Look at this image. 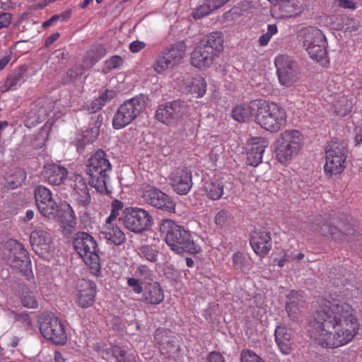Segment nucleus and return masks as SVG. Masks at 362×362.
I'll use <instances>...</instances> for the list:
<instances>
[{
	"label": "nucleus",
	"instance_id": "f257e3e1",
	"mask_svg": "<svg viewBox=\"0 0 362 362\" xmlns=\"http://www.w3.org/2000/svg\"><path fill=\"white\" fill-rule=\"evenodd\" d=\"M310 337L323 347L335 348L351 341L359 324L355 310L338 299H322L313 316Z\"/></svg>",
	"mask_w": 362,
	"mask_h": 362
},
{
	"label": "nucleus",
	"instance_id": "f03ea898",
	"mask_svg": "<svg viewBox=\"0 0 362 362\" xmlns=\"http://www.w3.org/2000/svg\"><path fill=\"white\" fill-rule=\"evenodd\" d=\"M111 164L107 155L102 149L98 150L88 160L86 172L89 176V185L100 193L109 194L111 191L107 187L108 173L111 171Z\"/></svg>",
	"mask_w": 362,
	"mask_h": 362
},
{
	"label": "nucleus",
	"instance_id": "7ed1b4c3",
	"mask_svg": "<svg viewBox=\"0 0 362 362\" xmlns=\"http://www.w3.org/2000/svg\"><path fill=\"white\" fill-rule=\"evenodd\" d=\"M255 122L265 130L276 133L286 125V113L278 104L259 100Z\"/></svg>",
	"mask_w": 362,
	"mask_h": 362
},
{
	"label": "nucleus",
	"instance_id": "20e7f679",
	"mask_svg": "<svg viewBox=\"0 0 362 362\" xmlns=\"http://www.w3.org/2000/svg\"><path fill=\"white\" fill-rule=\"evenodd\" d=\"M303 144V134L298 130L289 129L282 132L275 141V155L277 160L284 164L296 156Z\"/></svg>",
	"mask_w": 362,
	"mask_h": 362
},
{
	"label": "nucleus",
	"instance_id": "39448f33",
	"mask_svg": "<svg viewBox=\"0 0 362 362\" xmlns=\"http://www.w3.org/2000/svg\"><path fill=\"white\" fill-rule=\"evenodd\" d=\"M147 100V95L140 94L124 101L113 117V127L119 129L132 122L145 109Z\"/></svg>",
	"mask_w": 362,
	"mask_h": 362
},
{
	"label": "nucleus",
	"instance_id": "423d86ee",
	"mask_svg": "<svg viewBox=\"0 0 362 362\" xmlns=\"http://www.w3.org/2000/svg\"><path fill=\"white\" fill-rule=\"evenodd\" d=\"M160 231L165 234V242L171 249H196L190 233L170 219L161 221Z\"/></svg>",
	"mask_w": 362,
	"mask_h": 362
},
{
	"label": "nucleus",
	"instance_id": "0eeeda50",
	"mask_svg": "<svg viewBox=\"0 0 362 362\" xmlns=\"http://www.w3.org/2000/svg\"><path fill=\"white\" fill-rule=\"evenodd\" d=\"M317 226V230L323 236L331 237L336 242L349 241V238L356 233L349 217L344 214L337 218L332 217L329 221H325L322 225Z\"/></svg>",
	"mask_w": 362,
	"mask_h": 362
},
{
	"label": "nucleus",
	"instance_id": "6e6552de",
	"mask_svg": "<svg viewBox=\"0 0 362 362\" xmlns=\"http://www.w3.org/2000/svg\"><path fill=\"white\" fill-rule=\"evenodd\" d=\"M118 221L125 228L135 233L146 230L153 224V218L148 211L138 207H126Z\"/></svg>",
	"mask_w": 362,
	"mask_h": 362
},
{
	"label": "nucleus",
	"instance_id": "1a4fd4ad",
	"mask_svg": "<svg viewBox=\"0 0 362 362\" xmlns=\"http://www.w3.org/2000/svg\"><path fill=\"white\" fill-rule=\"evenodd\" d=\"M187 103L181 100H175L158 105L156 118L158 121L167 125H175L189 112Z\"/></svg>",
	"mask_w": 362,
	"mask_h": 362
},
{
	"label": "nucleus",
	"instance_id": "9d476101",
	"mask_svg": "<svg viewBox=\"0 0 362 362\" xmlns=\"http://www.w3.org/2000/svg\"><path fill=\"white\" fill-rule=\"evenodd\" d=\"M42 335L54 344L63 345L67 340V334L62 321L53 314L42 315L39 317Z\"/></svg>",
	"mask_w": 362,
	"mask_h": 362
},
{
	"label": "nucleus",
	"instance_id": "9b49d317",
	"mask_svg": "<svg viewBox=\"0 0 362 362\" xmlns=\"http://www.w3.org/2000/svg\"><path fill=\"white\" fill-rule=\"evenodd\" d=\"M186 49L184 41H180L166 47L156 57L153 65L155 71L162 73L168 69L173 68L183 58Z\"/></svg>",
	"mask_w": 362,
	"mask_h": 362
},
{
	"label": "nucleus",
	"instance_id": "f8f14e48",
	"mask_svg": "<svg viewBox=\"0 0 362 362\" xmlns=\"http://www.w3.org/2000/svg\"><path fill=\"white\" fill-rule=\"evenodd\" d=\"M347 148L338 141H331L326 148L325 171L332 175L340 174L345 168Z\"/></svg>",
	"mask_w": 362,
	"mask_h": 362
},
{
	"label": "nucleus",
	"instance_id": "ddd939ff",
	"mask_svg": "<svg viewBox=\"0 0 362 362\" xmlns=\"http://www.w3.org/2000/svg\"><path fill=\"white\" fill-rule=\"evenodd\" d=\"M274 64L281 85L290 87L297 82L300 74L297 62L288 55L282 54L276 57Z\"/></svg>",
	"mask_w": 362,
	"mask_h": 362
},
{
	"label": "nucleus",
	"instance_id": "4468645a",
	"mask_svg": "<svg viewBox=\"0 0 362 362\" xmlns=\"http://www.w3.org/2000/svg\"><path fill=\"white\" fill-rule=\"evenodd\" d=\"M154 341L160 353L169 358L175 359L181 351L178 336L170 330L158 328L154 334Z\"/></svg>",
	"mask_w": 362,
	"mask_h": 362
},
{
	"label": "nucleus",
	"instance_id": "2eb2a0df",
	"mask_svg": "<svg viewBox=\"0 0 362 362\" xmlns=\"http://www.w3.org/2000/svg\"><path fill=\"white\" fill-rule=\"evenodd\" d=\"M54 107V102L49 98H38L30 103L29 110L25 115V125L31 128L42 122L52 112Z\"/></svg>",
	"mask_w": 362,
	"mask_h": 362
},
{
	"label": "nucleus",
	"instance_id": "dca6fc26",
	"mask_svg": "<svg viewBox=\"0 0 362 362\" xmlns=\"http://www.w3.org/2000/svg\"><path fill=\"white\" fill-rule=\"evenodd\" d=\"M141 197L146 204L154 208L170 213L175 211V202L158 187L149 185L145 186Z\"/></svg>",
	"mask_w": 362,
	"mask_h": 362
},
{
	"label": "nucleus",
	"instance_id": "f3484780",
	"mask_svg": "<svg viewBox=\"0 0 362 362\" xmlns=\"http://www.w3.org/2000/svg\"><path fill=\"white\" fill-rule=\"evenodd\" d=\"M169 180L173 190L180 195L187 194L193 185L192 171L185 167L175 169Z\"/></svg>",
	"mask_w": 362,
	"mask_h": 362
},
{
	"label": "nucleus",
	"instance_id": "a211bd4d",
	"mask_svg": "<svg viewBox=\"0 0 362 362\" xmlns=\"http://www.w3.org/2000/svg\"><path fill=\"white\" fill-rule=\"evenodd\" d=\"M76 304L82 308L90 307L96 295V284L94 281L81 279L76 285Z\"/></svg>",
	"mask_w": 362,
	"mask_h": 362
},
{
	"label": "nucleus",
	"instance_id": "6ab92c4d",
	"mask_svg": "<svg viewBox=\"0 0 362 362\" xmlns=\"http://www.w3.org/2000/svg\"><path fill=\"white\" fill-rule=\"evenodd\" d=\"M28 250H4L3 259L12 267L29 276L31 271V261Z\"/></svg>",
	"mask_w": 362,
	"mask_h": 362
},
{
	"label": "nucleus",
	"instance_id": "aec40b11",
	"mask_svg": "<svg viewBox=\"0 0 362 362\" xmlns=\"http://www.w3.org/2000/svg\"><path fill=\"white\" fill-rule=\"evenodd\" d=\"M74 177L73 199L78 206L87 208L91 203V197L87 184L80 175H76Z\"/></svg>",
	"mask_w": 362,
	"mask_h": 362
},
{
	"label": "nucleus",
	"instance_id": "412c9836",
	"mask_svg": "<svg viewBox=\"0 0 362 362\" xmlns=\"http://www.w3.org/2000/svg\"><path fill=\"white\" fill-rule=\"evenodd\" d=\"M286 310L288 316L292 320H298L305 303L303 292L292 290L286 296Z\"/></svg>",
	"mask_w": 362,
	"mask_h": 362
},
{
	"label": "nucleus",
	"instance_id": "4be33fe9",
	"mask_svg": "<svg viewBox=\"0 0 362 362\" xmlns=\"http://www.w3.org/2000/svg\"><path fill=\"white\" fill-rule=\"evenodd\" d=\"M268 141L262 137H254L251 139L250 148L247 153V164L252 166H257L262 162L263 153L268 146Z\"/></svg>",
	"mask_w": 362,
	"mask_h": 362
},
{
	"label": "nucleus",
	"instance_id": "5701e85b",
	"mask_svg": "<svg viewBox=\"0 0 362 362\" xmlns=\"http://www.w3.org/2000/svg\"><path fill=\"white\" fill-rule=\"evenodd\" d=\"M215 57L214 53L208 49L204 44H199L191 53V64L194 67L203 69L210 66Z\"/></svg>",
	"mask_w": 362,
	"mask_h": 362
},
{
	"label": "nucleus",
	"instance_id": "b1692460",
	"mask_svg": "<svg viewBox=\"0 0 362 362\" xmlns=\"http://www.w3.org/2000/svg\"><path fill=\"white\" fill-rule=\"evenodd\" d=\"M44 178L52 185H62L68 177V170L56 163L45 165L42 171Z\"/></svg>",
	"mask_w": 362,
	"mask_h": 362
},
{
	"label": "nucleus",
	"instance_id": "393cba45",
	"mask_svg": "<svg viewBox=\"0 0 362 362\" xmlns=\"http://www.w3.org/2000/svg\"><path fill=\"white\" fill-rule=\"evenodd\" d=\"M274 337L279 351L283 354H290L293 346V336L291 330L284 325H279L275 329Z\"/></svg>",
	"mask_w": 362,
	"mask_h": 362
},
{
	"label": "nucleus",
	"instance_id": "a878e982",
	"mask_svg": "<svg viewBox=\"0 0 362 362\" xmlns=\"http://www.w3.org/2000/svg\"><path fill=\"white\" fill-rule=\"evenodd\" d=\"M259 100H251L248 104H240L235 106L232 110V117L238 122H245L250 118H254L258 112Z\"/></svg>",
	"mask_w": 362,
	"mask_h": 362
},
{
	"label": "nucleus",
	"instance_id": "bb28decb",
	"mask_svg": "<svg viewBox=\"0 0 362 362\" xmlns=\"http://www.w3.org/2000/svg\"><path fill=\"white\" fill-rule=\"evenodd\" d=\"M298 37L305 49L322 43V40L326 38L322 32L315 27L303 28L299 31Z\"/></svg>",
	"mask_w": 362,
	"mask_h": 362
},
{
	"label": "nucleus",
	"instance_id": "cd10ccee",
	"mask_svg": "<svg viewBox=\"0 0 362 362\" xmlns=\"http://www.w3.org/2000/svg\"><path fill=\"white\" fill-rule=\"evenodd\" d=\"M250 244L252 249H272V242L269 232L255 229L251 234Z\"/></svg>",
	"mask_w": 362,
	"mask_h": 362
},
{
	"label": "nucleus",
	"instance_id": "c85d7f7f",
	"mask_svg": "<svg viewBox=\"0 0 362 362\" xmlns=\"http://www.w3.org/2000/svg\"><path fill=\"white\" fill-rule=\"evenodd\" d=\"M99 250H78V255L89 267L90 272L96 276L101 274L100 258Z\"/></svg>",
	"mask_w": 362,
	"mask_h": 362
},
{
	"label": "nucleus",
	"instance_id": "c756f323",
	"mask_svg": "<svg viewBox=\"0 0 362 362\" xmlns=\"http://www.w3.org/2000/svg\"><path fill=\"white\" fill-rule=\"evenodd\" d=\"M200 44H204L206 47L214 53L217 57L223 49V37L220 32H212L206 35L200 42Z\"/></svg>",
	"mask_w": 362,
	"mask_h": 362
},
{
	"label": "nucleus",
	"instance_id": "7c9ffc66",
	"mask_svg": "<svg viewBox=\"0 0 362 362\" xmlns=\"http://www.w3.org/2000/svg\"><path fill=\"white\" fill-rule=\"evenodd\" d=\"M103 117L101 114L91 117L90 127L83 132L82 143L83 145L94 141L99 135L100 127L103 124Z\"/></svg>",
	"mask_w": 362,
	"mask_h": 362
},
{
	"label": "nucleus",
	"instance_id": "2f4dec72",
	"mask_svg": "<svg viewBox=\"0 0 362 362\" xmlns=\"http://www.w3.org/2000/svg\"><path fill=\"white\" fill-rule=\"evenodd\" d=\"M163 299L164 293L158 283L156 282L149 284L145 288L143 294V300L144 303L151 305H157L160 303Z\"/></svg>",
	"mask_w": 362,
	"mask_h": 362
},
{
	"label": "nucleus",
	"instance_id": "473e14b6",
	"mask_svg": "<svg viewBox=\"0 0 362 362\" xmlns=\"http://www.w3.org/2000/svg\"><path fill=\"white\" fill-rule=\"evenodd\" d=\"M56 218L60 221L63 225L71 226V224H76V216L72 207L69 204L64 202L59 204Z\"/></svg>",
	"mask_w": 362,
	"mask_h": 362
},
{
	"label": "nucleus",
	"instance_id": "72a5a7b5",
	"mask_svg": "<svg viewBox=\"0 0 362 362\" xmlns=\"http://www.w3.org/2000/svg\"><path fill=\"white\" fill-rule=\"evenodd\" d=\"M322 41V43H318L315 46L310 47L305 49L310 58L325 65L328 63L327 47V42L326 38Z\"/></svg>",
	"mask_w": 362,
	"mask_h": 362
},
{
	"label": "nucleus",
	"instance_id": "f704fd0d",
	"mask_svg": "<svg viewBox=\"0 0 362 362\" xmlns=\"http://www.w3.org/2000/svg\"><path fill=\"white\" fill-rule=\"evenodd\" d=\"M74 249H96L97 243L95 238L88 233L79 231L76 234Z\"/></svg>",
	"mask_w": 362,
	"mask_h": 362
},
{
	"label": "nucleus",
	"instance_id": "c9c22d12",
	"mask_svg": "<svg viewBox=\"0 0 362 362\" xmlns=\"http://www.w3.org/2000/svg\"><path fill=\"white\" fill-rule=\"evenodd\" d=\"M26 179V173L21 168H15L7 175L5 187L8 189H16L21 186Z\"/></svg>",
	"mask_w": 362,
	"mask_h": 362
},
{
	"label": "nucleus",
	"instance_id": "e433bc0d",
	"mask_svg": "<svg viewBox=\"0 0 362 362\" xmlns=\"http://www.w3.org/2000/svg\"><path fill=\"white\" fill-rule=\"evenodd\" d=\"M224 185L222 180H215L206 182L204 191L209 198L213 200L219 199L223 194Z\"/></svg>",
	"mask_w": 362,
	"mask_h": 362
},
{
	"label": "nucleus",
	"instance_id": "4c0bfd02",
	"mask_svg": "<svg viewBox=\"0 0 362 362\" xmlns=\"http://www.w3.org/2000/svg\"><path fill=\"white\" fill-rule=\"evenodd\" d=\"M28 70L26 65H21L20 67L14 70L6 79L4 86L6 90L15 88V86L22 80L24 74Z\"/></svg>",
	"mask_w": 362,
	"mask_h": 362
},
{
	"label": "nucleus",
	"instance_id": "58836bf2",
	"mask_svg": "<svg viewBox=\"0 0 362 362\" xmlns=\"http://www.w3.org/2000/svg\"><path fill=\"white\" fill-rule=\"evenodd\" d=\"M37 206L39 211L45 217L49 219L56 218V213L57 212L59 204H57L53 199L47 202L45 201V202L39 204Z\"/></svg>",
	"mask_w": 362,
	"mask_h": 362
},
{
	"label": "nucleus",
	"instance_id": "ea45409f",
	"mask_svg": "<svg viewBox=\"0 0 362 362\" xmlns=\"http://www.w3.org/2000/svg\"><path fill=\"white\" fill-rule=\"evenodd\" d=\"M30 245L33 247L46 246L50 242V237L47 232L44 230H34L30 237Z\"/></svg>",
	"mask_w": 362,
	"mask_h": 362
},
{
	"label": "nucleus",
	"instance_id": "a19ab883",
	"mask_svg": "<svg viewBox=\"0 0 362 362\" xmlns=\"http://www.w3.org/2000/svg\"><path fill=\"white\" fill-rule=\"evenodd\" d=\"M84 70L85 69L83 65H76L71 67L62 78V83L69 84L74 83L79 76H82Z\"/></svg>",
	"mask_w": 362,
	"mask_h": 362
},
{
	"label": "nucleus",
	"instance_id": "79ce46f5",
	"mask_svg": "<svg viewBox=\"0 0 362 362\" xmlns=\"http://www.w3.org/2000/svg\"><path fill=\"white\" fill-rule=\"evenodd\" d=\"M352 102L346 97H341L334 105L335 112L337 115L344 117L351 111Z\"/></svg>",
	"mask_w": 362,
	"mask_h": 362
},
{
	"label": "nucleus",
	"instance_id": "37998d69",
	"mask_svg": "<svg viewBox=\"0 0 362 362\" xmlns=\"http://www.w3.org/2000/svg\"><path fill=\"white\" fill-rule=\"evenodd\" d=\"M22 288L23 290L21 298L23 306L28 308H37L38 303L35 295L25 286H23Z\"/></svg>",
	"mask_w": 362,
	"mask_h": 362
},
{
	"label": "nucleus",
	"instance_id": "c03bdc74",
	"mask_svg": "<svg viewBox=\"0 0 362 362\" xmlns=\"http://www.w3.org/2000/svg\"><path fill=\"white\" fill-rule=\"evenodd\" d=\"M111 351L118 362H136L134 356L127 354L126 351L119 346H112Z\"/></svg>",
	"mask_w": 362,
	"mask_h": 362
},
{
	"label": "nucleus",
	"instance_id": "a18cd8bd",
	"mask_svg": "<svg viewBox=\"0 0 362 362\" xmlns=\"http://www.w3.org/2000/svg\"><path fill=\"white\" fill-rule=\"evenodd\" d=\"M35 198L37 206L52 199L49 189L42 185L35 189Z\"/></svg>",
	"mask_w": 362,
	"mask_h": 362
},
{
	"label": "nucleus",
	"instance_id": "49530a36",
	"mask_svg": "<svg viewBox=\"0 0 362 362\" xmlns=\"http://www.w3.org/2000/svg\"><path fill=\"white\" fill-rule=\"evenodd\" d=\"M232 220L233 216L229 211L221 210L216 215L214 221L219 228H223L230 225Z\"/></svg>",
	"mask_w": 362,
	"mask_h": 362
},
{
	"label": "nucleus",
	"instance_id": "de8ad7c7",
	"mask_svg": "<svg viewBox=\"0 0 362 362\" xmlns=\"http://www.w3.org/2000/svg\"><path fill=\"white\" fill-rule=\"evenodd\" d=\"M214 10L215 8H212L209 0H205L202 5H200L192 12V16L195 19H200L209 15Z\"/></svg>",
	"mask_w": 362,
	"mask_h": 362
},
{
	"label": "nucleus",
	"instance_id": "09e8293b",
	"mask_svg": "<svg viewBox=\"0 0 362 362\" xmlns=\"http://www.w3.org/2000/svg\"><path fill=\"white\" fill-rule=\"evenodd\" d=\"M106 238L115 245H119L124 241L125 235L118 227H116L112 228V230L106 234Z\"/></svg>",
	"mask_w": 362,
	"mask_h": 362
},
{
	"label": "nucleus",
	"instance_id": "8fccbe9b",
	"mask_svg": "<svg viewBox=\"0 0 362 362\" xmlns=\"http://www.w3.org/2000/svg\"><path fill=\"white\" fill-rule=\"evenodd\" d=\"M206 90V83L203 78H199L192 82L191 91L197 93L198 97H202Z\"/></svg>",
	"mask_w": 362,
	"mask_h": 362
},
{
	"label": "nucleus",
	"instance_id": "3c124183",
	"mask_svg": "<svg viewBox=\"0 0 362 362\" xmlns=\"http://www.w3.org/2000/svg\"><path fill=\"white\" fill-rule=\"evenodd\" d=\"M240 359L241 362H264L255 352L248 349H244L241 351Z\"/></svg>",
	"mask_w": 362,
	"mask_h": 362
},
{
	"label": "nucleus",
	"instance_id": "603ef678",
	"mask_svg": "<svg viewBox=\"0 0 362 362\" xmlns=\"http://www.w3.org/2000/svg\"><path fill=\"white\" fill-rule=\"evenodd\" d=\"M344 25L342 28L345 32H354L358 30L360 27L359 21L354 18L346 17L344 20Z\"/></svg>",
	"mask_w": 362,
	"mask_h": 362
},
{
	"label": "nucleus",
	"instance_id": "864d4df0",
	"mask_svg": "<svg viewBox=\"0 0 362 362\" xmlns=\"http://www.w3.org/2000/svg\"><path fill=\"white\" fill-rule=\"evenodd\" d=\"M123 62V59L121 57L118 55H115L112 56L110 59V60L107 61L105 64L109 69H112L119 68L120 66L122 65Z\"/></svg>",
	"mask_w": 362,
	"mask_h": 362
},
{
	"label": "nucleus",
	"instance_id": "5fc2aeb1",
	"mask_svg": "<svg viewBox=\"0 0 362 362\" xmlns=\"http://www.w3.org/2000/svg\"><path fill=\"white\" fill-rule=\"evenodd\" d=\"M245 258L241 251H238L233 255V264L237 269L243 267Z\"/></svg>",
	"mask_w": 362,
	"mask_h": 362
},
{
	"label": "nucleus",
	"instance_id": "6e6d98bb",
	"mask_svg": "<svg viewBox=\"0 0 362 362\" xmlns=\"http://www.w3.org/2000/svg\"><path fill=\"white\" fill-rule=\"evenodd\" d=\"M115 95L116 93L115 90L107 89L98 97V100L103 103V105H105L106 103L114 98Z\"/></svg>",
	"mask_w": 362,
	"mask_h": 362
},
{
	"label": "nucleus",
	"instance_id": "4d7b16f0",
	"mask_svg": "<svg viewBox=\"0 0 362 362\" xmlns=\"http://www.w3.org/2000/svg\"><path fill=\"white\" fill-rule=\"evenodd\" d=\"M139 255L147 260L154 262L157 261L158 250H141Z\"/></svg>",
	"mask_w": 362,
	"mask_h": 362
},
{
	"label": "nucleus",
	"instance_id": "13d9d810",
	"mask_svg": "<svg viewBox=\"0 0 362 362\" xmlns=\"http://www.w3.org/2000/svg\"><path fill=\"white\" fill-rule=\"evenodd\" d=\"M12 15L10 13H1L0 14V29L6 28L11 23Z\"/></svg>",
	"mask_w": 362,
	"mask_h": 362
},
{
	"label": "nucleus",
	"instance_id": "bf43d9fd",
	"mask_svg": "<svg viewBox=\"0 0 362 362\" xmlns=\"http://www.w3.org/2000/svg\"><path fill=\"white\" fill-rule=\"evenodd\" d=\"M206 362H225V361L221 354L212 351L208 354Z\"/></svg>",
	"mask_w": 362,
	"mask_h": 362
},
{
	"label": "nucleus",
	"instance_id": "052dcab7",
	"mask_svg": "<svg viewBox=\"0 0 362 362\" xmlns=\"http://www.w3.org/2000/svg\"><path fill=\"white\" fill-rule=\"evenodd\" d=\"M127 284L130 287L133 288L135 293H141L142 292V287L138 279L134 278H129L127 279Z\"/></svg>",
	"mask_w": 362,
	"mask_h": 362
},
{
	"label": "nucleus",
	"instance_id": "680f3d73",
	"mask_svg": "<svg viewBox=\"0 0 362 362\" xmlns=\"http://www.w3.org/2000/svg\"><path fill=\"white\" fill-rule=\"evenodd\" d=\"M129 49L133 53H136L146 47V43L139 40H135L130 43Z\"/></svg>",
	"mask_w": 362,
	"mask_h": 362
},
{
	"label": "nucleus",
	"instance_id": "e2e57ef3",
	"mask_svg": "<svg viewBox=\"0 0 362 362\" xmlns=\"http://www.w3.org/2000/svg\"><path fill=\"white\" fill-rule=\"evenodd\" d=\"M103 103H102L100 100H98V98H95L94 100H93L88 107V110H90L92 112H96L97 111L102 109V107L104 106Z\"/></svg>",
	"mask_w": 362,
	"mask_h": 362
},
{
	"label": "nucleus",
	"instance_id": "0e129e2a",
	"mask_svg": "<svg viewBox=\"0 0 362 362\" xmlns=\"http://www.w3.org/2000/svg\"><path fill=\"white\" fill-rule=\"evenodd\" d=\"M6 249H15V250L24 249L22 244L18 243L17 240H15L13 239H11L6 242Z\"/></svg>",
	"mask_w": 362,
	"mask_h": 362
},
{
	"label": "nucleus",
	"instance_id": "69168bd1",
	"mask_svg": "<svg viewBox=\"0 0 362 362\" xmlns=\"http://www.w3.org/2000/svg\"><path fill=\"white\" fill-rule=\"evenodd\" d=\"M136 273L137 275L146 278L150 274V269L146 266L141 265L137 268Z\"/></svg>",
	"mask_w": 362,
	"mask_h": 362
},
{
	"label": "nucleus",
	"instance_id": "338daca9",
	"mask_svg": "<svg viewBox=\"0 0 362 362\" xmlns=\"http://www.w3.org/2000/svg\"><path fill=\"white\" fill-rule=\"evenodd\" d=\"M59 33H52L45 40V47L50 46L52 44H53L59 38Z\"/></svg>",
	"mask_w": 362,
	"mask_h": 362
},
{
	"label": "nucleus",
	"instance_id": "774afa93",
	"mask_svg": "<svg viewBox=\"0 0 362 362\" xmlns=\"http://www.w3.org/2000/svg\"><path fill=\"white\" fill-rule=\"evenodd\" d=\"M59 20V16L57 14L54 15L49 19L43 22L42 26L44 28H48L49 26L53 25L56 21H57Z\"/></svg>",
	"mask_w": 362,
	"mask_h": 362
}]
</instances>
